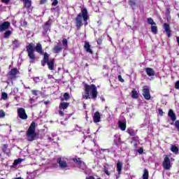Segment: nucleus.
I'll return each instance as SVG.
<instances>
[{
	"label": "nucleus",
	"instance_id": "f257e3e1",
	"mask_svg": "<svg viewBox=\"0 0 179 179\" xmlns=\"http://www.w3.org/2000/svg\"><path fill=\"white\" fill-rule=\"evenodd\" d=\"M87 20H89V12L87 8H84L81 9V12L78 13L75 18L76 27L77 30H80L82 26H83V22L85 25L87 24Z\"/></svg>",
	"mask_w": 179,
	"mask_h": 179
},
{
	"label": "nucleus",
	"instance_id": "f03ea898",
	"mask_svg": "<svg viewBox=\"0 0 179 179\" xmlns=\"http://www.w3.org/2000/svg\"><path fill=\"white\" fill-rule=\"evenodd\" d=\"M26 49L28 57L31 61H34L36 59V54H34V51H36L40 55H43V45L40 43H36V47L34 46V43H29V45H27Z\"/></svg>",
	"mask_w": 179,
	"mask_h": 179
},
{
	"label": "nucleus",
	"instance_id": "7ed1b4c3",
	"mask_svg": "<svg viewBox=\"0 0 179 179\" xmlns=\"http://www.w3.org/2000/svg\"><path fill=\"white\" fill-rule=\"evenodd\" d=\"M90 92L92 94V100H96V99H97V95L99 94L96 85L92 84L89 85L87 83H84V95L83 97L85 100H89V99H91Z\"/></svg>",
	"mask_w": 179,
	"mask_h": 179
},
{
	"label": "nucleus",
	"instance_id": "20e7f679",
	"mask_svg": "<svg viewBox=\"0 0 179 179\" xmlns=\"http://www.w3.org/2000/svg\"><path fill=\"white\" fill-rule=\"evenodd\" d=\"M26 136L28 142H33L37 137V133L36 132V122H32L26 132Z\"/></svg>",
	"mask_w": 179,
	"mask_h": 179
},
{
	"label": "nucleus",
	"instance_id": "39448f33",
	"mask_svg": "<svg viewBox=\"0 0 179 179\" xmlns=\"http://www.w3.org/2000/svg\"><path fill=\"white\" fill-rule=\"evenodd\" d=\"M55 64V59L52 58L50 59V54L47 52L43 53V59L41 61V66H44L45 65H48V69L50 71H54V64Z\"/></svg>",
	"mask_w": 179,
	"mask_h": 179
},
{
	"label": "nucleus",
	"instance_id": "423d86ee",
	"mask_svg": "<svg viewBox=\"0 0 179 179\" xmlns=\"http://www.w3.org/2000/svg\"><path fill=\"white\" fill-rule=\"evenodd\" d=\"M168 116L171 118V121H173V122H174V121H175L174 126L179 132V120H176L177 116L176 115V113H174V111L172 109H170L169 110Z\"/></svg>",
	"mask_w": 179,
	"mask_h": 179
},
{
	"label": "nucleus",
	"instance_id": "0eeeda50",
	"mask_svg": "<svg viewBox=\"0 0 179 179\" xmlns=\"http://www.w3.org/2000/svg\"><path fill=\"white\" fill-rule=\"evenodd\" d=\"M70 103L69 102H65V101H61L59 106V115L60 117H64L65 115V113H64V111L69 107Z\"/></svg>",
	"mask_w": 179,
	"mask_h": 179
},
{
	"label": "nucleus",
	"instance_id": "6e6552de",
	"mask_svg": "<svg viewBox=\"0 0 179 179\" xmlns=\"http://www.w3.org/2000/svg\"><path fill=\"white\" fill-rule=\"evenodd\" d=\"M20 73V71L17 69V68L11 69V70L7 74V76L10 80H13V79H16L17 78V75Z\"/></svg>",
	"mask_w": 179,
	"mask_h": 179
},
{
	"label": "nucleus",
	"instance_id": "1a4fd4ad",
	"mask_svg": "<svg viewBox=\"0 0 179 179\" xmlns=\"http://www.w3.org/2000/svg\"><path fill=\"white\" fill-rule=\"evenodd\" d=\"M17 113L20 120H27L28 116H27V113H26V110L24 108H17Z\"/></svg>",
	"mask_w": 179,
	"mask_h": 179
},
{
	"label": "nucleus",
	"instance_id": "9d476101",
	"mask_svg": "<svg viewBox=\"0 0 179 179\" xmlns=\"http://www.w3.org/2000/svg\"><path fill=\"white\" fill-rule=\"evenodd\" d=\"M43 28V34H47L49 32L51 31V20H48L46 22L44 23L43 25H42Z\"/></svg>",
	"mask_w": 179,
	"mask_h": 179
},
{
	"label": "nucleus",
	"instance_id": "9b49d317",
	"mask_svg": "<svg viewBox=\"0 0 179 179\" xmlns=\"http://www.w3.org/2000/svg\"><path fill=\"white\" fill-rule=\"evenodd\" d=\"M162 166L164 170H170V169H171V162L170 161V157H169L168 156H166L164 158Z\"/></svg>",
	"mask_w": 179,
	"mask_h": 179
},
{
	"label": "nucleus",
	"instance_id": "f8f14e48",
	"mask_svg": "<svg viewBox=\"0 0 179 179\" xmlns=\"http://www.w3.org/2000/svg\"><path fill=\"white\" fill-rule=\"evenodd\" d=\"M143 96L145 100H150V90H149V87L148 85H145L143 87Z\"/></svg>",
	"mask_w": 179,
	"mask_h": 179
},
{
	"label": "nucleus",
	"instance_id": "ddd939ff",
	"mask_svg": "<svg viewBox=\"0 0 179 179\" xmlns=\"http://www.w3.org/2000/svg\"><path fill=\"white\" fill-rule=\"evenodd\" d=\"M9 27H10V22L8 21L3 22L1 24H0V33L8 30Z\"/></svg>",
	"mask_w": 179,
	"mask_h": 179
},
{
	"label": "nucleus",
	"instance_id": "4468645a",
	"mask_svg": "<svg viewBox=\"0 0 179 179\" xmlns=\"http://www.w3.org/2000/svg\"><path fill=\"white\" fill-rule=\"evenodd\" d=\"M57 162L60 169H66V167H68V163H66V161L62 160V158H58Z\"/></svg>",
	"mask_w": 179,
	"mask_h": 179
},
{
	"label": "nucleus",
	"instance_id": "2eb2a0df",
	"mask_svg": "<svg viewBox=\"0 0 179 179\" xmlns=\"http://www.w3.org/2000/svg\"><path fill=\"white\" fill-rule=\"evenodd\" d=\"M64 50V48H62V44L61 43H58L53 48V52L55 54H59V52H62V50Z\"/></svg>",
	"mask_w": 179,
	"mask_h": 179
},
{
	"label": "nucleus",
	"instance_id": "dca6fc26",
	"mask_svg": "<svg viewBox=\"0 0 179 179\" xmlns=\"http://www.w3.org/2000/svg\"><path fill=\"white\" fill-rule=\"evenodd\" d=\"M101 120V115H100V112L96 111L94 113L93 116V121L95 124H97V122H100Z\"/></svg>",
	"mask_w": 179,
	"mask_h": 179
},
{
	"label": "nucleus",
	"instance_id": "f3484780",
	"mask_svg": "<svg viewBox=\"0 0 179 179\" xmlns=\"http://www.w3.org/2000/svg\"><path fill=\"white\" fill-rule=\"evenodd\" d=\"M164 29L169 38L171 37V29H170V24L167 23L164 24Z\"/></svg>",
	"mask_w": 179,
	"mask_h": 179
},
{
	"label": "nucleus",
	"instance_id": "a211bd4d",
	"mask_svg": "<svg viewBox=\"0 0 179 179\" xmlns=\"http://www.w3.org/2000/svg\"><path fill=\"white\" fill-rule=\"evenodd\" d=\"M84 48L86 52H89V54H91L92 55L93 50H92V45H90V43H89V42H85Z\"/></svg>",
	"mask_w": 179,
	"mask_h": 179
},
{
	"label": "nucleus",
	"instance_id": "6ab92c4d",
	"mask_svg": "<svg viewBox=\"0 0 179 179\" xmlns=\"http://www.w3.org/2000/svg\"><path fill=\"white\" fill-rule=\"evenodd\" d=\"M72 160H73V162H74V163H76V165L78 166L79 169H80V167H82V164H85V162L82 161L80 157L73 158Z\"/></svg>",
	"mask_w": 179,
	"mask_h": 179
},
{
	"label": "nucleus",
	"instance_id": "aec40b11",
	"mask_svg": "<svg viewBox=\"0 0 179 179\" xmlns=\"http://www.w3.org/2000/svg\"><path fill=\"white\" fill-rule=\"evenodd\" d=\"M145 72L148 76H155L156 75V72H155V70L150 67H148L145 69Z\"/></svg>",
	"mask_w": 179,
	"mask_h": 179
},
{
	"label": "nucleus",
	"instance_id": "412c9836",
	"mask_svg": "<svg viewBox=\"0 0 179 179\" xmlns=\"http://www.w3.org/2000/svg\"><path fill=\"white\" fill-rule=\"evenodd\" d=\"M116 169L118 176H121V173H122V162H117Z\"/></svg>",
	"mask_w": 179,
	"mask_h": 179
},
{
	"label": "nucleus",
	"instance_id": "4be33fe9",
	"mask_svg": "<svg viewBox=\"0 0 179 179\" xmlns=\"http://www.w3.org/2000/svg\"><path fill=\"white\" fill-rule=\"evenodd\" d=\"M12 46L13 50H16V48H19L20 47V43H19V40L15 39L12 42Z\"/></svg>",
	"mask_w": 179,
	"mask_h": 179
},
{
	"label": "nucleus",
	"instance_id": "5701e85b",
	"mask_svg": "<svg viewBox=\"0 0 179 179\" xmlns=\"http://www.w3.org/2000/svg\"><path fill=\"white\" fill-rule=\"evenodd\" d=\"M69 99H71V96L69 95V93L68 92H65L63 94V97L61 98V101H68V100H69Z\"/></svg>",
	"mask_w": 179,
	"mask_h": 179
},
{
	"label": "nucleus",
	"instance_id": "b1692460",
	"mask_svg": "<svg viewBox=\"0 0 179 179\" xmlns=\"http://www.w3.org/2000/svg\"><path fill=\"white\" fill-rule=\"evenodd\" d=\"M127 132L130 136H135L136 135V131L132 128H128Z\"/></svg>",
	"mask_w": 179,
	"mask_h": 179
},
{
	"label": "nucleus",
	"instance_id": "393cba45",
	"mask_svg": "<svg viewBox=\"0 0 179 179\" xmlns=\"http://www.w3.org/2000/svg\"><path fill=\"white\" fill-rule=\"evenodd\" d=\"M119 128L121 129V131H125V129H127V123L120 121Z\"/></svg>",
	"mask_w": 179,
	"mask_h": 179
},
{
	"label": "nucleus",
	"instance_id": "a878e982",
	"mask_svg": "<svg viewBox=\"0 0 179 179\" xmlns=\"http://www.w3.org/2000/svg\"><path fill=\"white\" fill-rule=\"evenodd\" d=\"M131 97L132 99H139V94L135 89L131 91Z\"/></svg>",
	"mask_w": 179,
	"mask_h": 179
},
{
	"label": "nucleus",
	"instance_id": "bb28decb",
	"mask_svg": "<svg viewBox=\"0 0 179 179\" xmlns=\"http://www.w3.org/2000/svg\"><path fill=\"white\" fill-rule=\"evenodd\" d=\"M25 8L29 9L31 6V1L30 0H22Z\"/></svg>",
	"mask_w": 179,
	"mask_h": 179
},
{
	"label": "nucleus",
	"instance_id": "cd10ccee",
	"mask_svg": "<svg viewBox=\"0 0 179 179\" xmlns=\"http://www.w3.org/2000/svg\"><path fill=\"white\" fill-rule=\"evenodd\" d=\"M143 179H149V171L147 169L143 170Z\"/></svg>",
	"mask_w": 179,
	"mask_h": 179
},
{
	"label": "nucleus",
	"instance_id": "c85d7f7f",
	"mask_svg": "<svg viewBox=\"0 0 179 179\" xmlns=\"http://www.w3.org/2000/svg\"><path fill=\"white\" fill-rule=\"evenodd\" d=\"M10 36H12V31L10 30L6 31L3 35V38H9Z\"/></svg>",
	"mask_w": 179,
	"mask_h": 179
},
{
	"label": "nucleus",
	"instance_id": "c756f323",
	"mask_svg": "<svg viewBox=\"0 0 179 179\" xmlns=\"http://www.w3.org/2000/svg\"><path fill=\"white\" fill-rule=\"evenodd\" d=\"M147 23H148V24H150L151 26H156V22L153 21V18L152 17L147 18Z\"/></svg>",
	"mask_w": 179,
	"mask_h": 179
},
{
	"label": "nucleus",
	"instance_id": "7c9ffc66",
	"mask_svg": "<svg viewBox=\"0 0 179 179\" xmlns=\"http://www.w3.org/2000/svg\"><path fill=\"white\" fill-rule=\"evenodd\" d=\"M171 152H173V153H175V155H177V153H178V147L173 145L171 147Z\"/></svg>",
	"mask_w": 179,
	"mask_h": 179
},
{
	"label": "nucleus",
	"instance_id": "2f4dec72",
	"mask_svg": "<svg viewBox=\"0 0 179 179\" xmlns=\"http://www.w3.org/2000/svg\"><path fill=\"white\" fill-rule=\"evenodd\" d=\"M22 162H23V159H22V158H18L17 159H15L14 162L13 164V166H17V164H20V163H22Z\"/></svg>",
	"mask_w": 179,
	"mask_h": 179
},
{
	"label": "nucleus",
	"instance_id": "473e14b6",
	"mask_svg": "<svg viewBox=\"0 0 179 179\" xmlns=\"http://www.w3.org/2000/svg\"><path fill=\"white\" fill-rule=\"evenodd\" d=\"M108 170H110L108 165H107V166H104L103 172L105 173V174H106V176H111V173L108 171Z\"/></svg>",
	"mask_w": 179,
	"mask_h": 179
},
{
	"label": "nucleus",
	"instance_id": "72a5a7b5",
	"mask_svg": "<svg viewBox=\"0 0 179 179\" xmlns=\"http://www.w3.org/2000/svg\"><path fill=\"white\" fill-rule=\"evenodd\" d=\"M151 31L154 34H157V26H156V25H151Z\"/></svg>",
	"mask_w": 179,
	"mask_h": 179
},
{
	"label": "nucleus",
	"instance_id": "f704fd0d",
	"mask_svg": "<svg viewBox=\"0 0 179 179\" xmlns=\"http://www.w3.org/2000/svg\"><path fill=\"white\" fill-rule=\"evenodd\" d=\"M129 5L132 7L136 6V0H129Z\"/></svg>",
	"mask_w": 179,
	"mask_h": 179
},
{
	"label": "nucleus",
	"instance_id": "c9c22d12",
	"mask_svg": "<svg viewBox=\"0 0 179 179\" xmlns=\"http://www.w3.org/2000/svg\"><path fill=\"white\" fill-rule=\"evenodd\" d=\"M96 43L99 45H101V44H103V36H99L97 40Z\"/></svg>",
	"mask_w": 179,
	"mask_h": 179
},
{
	"label": "nucleus",
	"instance_id": "e433bc0d",
	"mask_svg": "<svg viewBox=\"0 0 179 179\" xmlns=\"http://www.w3.org/2000/svg\"><path fill=\"white\" fill-rule=\"evenodd\" d=\"M1 99H3V100H6V99H8V94L6 92H3L1 94Z\"/></svg>",
	"mask_w": 179,
	"mask_h": 179
},
{
	"label": "nucleus",
	"instance_id": "4c0bfd02",
	"mask_svg": "<svg viewBox=\"0 0 179 179\" xmlns=\"http://www.w3.org/2000/svg\"><path fill=\"white\" fill-rule=\"evenodd\" d=\"M62 44L64 47H68V40L66 38H63Z\"/></svg>",
	"mask_w": 179,
	"mask_h": 179
},
{
	"label": "nucleus",
	"instance_id": "58836bf2",
	"mask_svg": "<svg viewBox=\"0 0 179 179\" xmlns=\"http://www.w3.org/2000/svg\"><path fill=\"white\" fill-rule=\"evenodd\" d=\"M6 150H8V145L4 144L2 148V151L6 153Z\"/></svg>",
	"mask_w": 179,
	"mask_h": 179
},
{
	"label": "nucleus",
	"instance_id": "ea45409f",
	"mask_svg": "<svg viewBox=\"0 0 179 179\" xmlns=\"http://www.w3.org/2000/svg\"><path fill=\"white\" fill-rule=\"evenodd\" d=\"M5 117V111L3 110H0V118H3Z\"/></svg>",
	"mask_w": 179,
	"mask_h": 179
},
{
	"label": "nucleus",
	"instance_id": "a19ab883",
	"mask_svg": "<svg viewBox=\"0 0 179 179\" xmlns=\"http://www.w3.org/2000/svg\"><path fill=\"white\" fill-rule=\"evenodd\" d=\"M52 6H57L58 5V0H52Z\"/></svg>",
	"mask_w": 179,
	"mask_h": 179
},
{
	"label": "nucleus",
	"instance_id": "79ce46f5",
	"mask_svg": "<svg viewBox=\"0 0 179 179\" xmlns=\"http://www.w3.org/2000/svg\"><path fill=\"white\" fill-rule=\"evenodd\" d=\"M158 113H159V115H161V116H163L164 114V112H163V109H162V108L158 109Z\"/></svg>",
	"mask_w": 179,
	"mask_h": 179
},
{
	"label": "nucleus",
	"instance_id": "37998d69",
	"mask_svg": "<svg viewBox=\"0 0 179 179\" xmlns=\"http://www.w3.org/2000/svg\"><path fill=\"white\" fill-rule=\"evenodd\" d=\"M117 78H118V80H119L120 82H122V83H124V78H122V76L121 75H119V76H117Z\"/></svg>",
	"mask_w": 179,
	"mask_h": 179
},
{
	"label": "nucleus",
	"instance_id": "c03bdc74",
	"mask_svg": "<svg viewBox=\"0 0 179 179\" xmlns=\"http://www.w3.org/2000/svg\"><path fill=\"white\" fill-rule=\"evenodd\" d=\"M138 139H139L138 136H134L131 138L132 142H136V141H138Z\"/></svg>",
	"mask_w": 179,
	"mask_h": 179
},
{
	"label": "nucleus",
	"instance_id": "a18cd8bd",
	"mask_svg": "<svg viewBox=\"0 0 179 179\" xmlns=\"http://www.w3.org/2000/svg\"><path fill=\"white\" fill-rule=\"evenodd\" d=\"M48 0H40L39 5H44V3H47Z\"/></svg>",
	"mask_w": 179,
	"mask_h": 179
},
{
	"label": "nucleus",
	"instance_id": "49530a36",
	"mask_svg": "<svg viewBox=\"0 0 179 179\" xmlns=\"http://www.w3.org/2000/svg\"><path fill=\"white\" fill-rule=\"evenodd\" d=\"M138 152L139 153V155H142V153H143V148H140L138 150Z\"/></svg>",
	"mask_w": 179,
	"mask_h": 179
},
{
	"label": "nucleus",
	"instance_id": "de8ad7c7",
	"mask_svg": "<svg viewBox=\"0 0 179 179\" xmlns=\"http://www.w3.org/2000/svg\"><path fill=\"white\" fill-rule=\"evenodd\" d=\"M176 89H179V80H178L175 84Z\"/></svg>",
	"mask_w": 179,
	"mask_h": 179
},
{
	"label": "nucleus",
	"instance_id": "09e8293b",
	"mask_svg": "<svg viewBox=\"0 0 179 179\" xmlns=\"http://www.w3.org/2000/svg\"><path fill=\"white\" fill-rule=\"evenodd\" d=\"M31 93H32V94H34V96H37V91L36 90H32Z\"/></svg>",
	"mask_w": 179,
	"mask_h": 179
},
{
	"label": "nucleus",
	"instance_id": "8fccbe9b",
	"mask_svg": "<svg viewBox=\"0 0 179 179\" xmlns=\"http://www.w3.org/2000/svg\"><path fill=\"white\" fill-rule=\"evenodd\" d=\"M1 1L3 2V3H9V2H10V0H1Z\"/></svg>",
	"mask_w": 179,
	"mask_h": 179
},
{
	"label": "nucleus",
	"instance_id": "3c124183",
	"mask_svg": "<svg viewBox=\"0 0 179 179\" xmlns=\"http://www.w3.org/2000/svg\"><path fill=\"white\" fill-rule=\"evenodd\" d=\"M22 24H23V26H24V27H26L27 26V21H26V20H24Z\"/></svg>",
	"mask_w": 179,
	"mask_h": 179
},
{
	"label": "nucleus",
	"instance_id": "603ef678",
	"mask_svg": "<svg viewBox=\"0 0 179 179\" xmlns=\"http://www.w3.org/2000/svg\"><path fill=\"white\" fill-rule=\"evenodd\" d=\"M86 179H94V176H90L87 177Z\"/></svg>",
	"mask_w": 179,
	"mask_h": 179
},
{
	"label": "nucleus",
	"instance_id": "864d4df0",
	"mask_svg": "<svg viewBox=\"0 0 179 179\" xmlns=\"http://www.w3.org/2000/svg\"><path fill=\"white\" fill-rule=\"evenodd\" d=\"M48 79H54V76H52V75H49Z\"/></svg>",
	"mask_w": 179,
	"mask_h": 179
},
{
	"label": "nucleus",
	"instance_id": "5fc2aeb1",
	"mask_svg": "<svg viewBox=\"0 0 179 179\" xmlns=\"http://www.w3.org/2000/svg\"><path fill=\"white\" fill-rule=\"evenodd\" d=\"M85 66H89V64L86 63Z\"/></svg>",
	"mask_w": 179,
	"mask_h": 179
},
{
	"label": "nucleus",
	"instance_id": "6e6d98bb",
	"mask_svg": "<svg viewBox=\"0 0 179 179\" xmlns=\"http://www.w3.org/2000/svg\"><path fill=\"white\" fill-rule=\"evenodd\" d=\"M25 89H30V87H25Z\"/></svg>",
	"mask_w": 179,
	"mask_h": 179
},
{
	"label": "nucleus",
	"instance_id": "4d7b16f0",
	"mask_svg": "<svg viewBox=\"0 0 179 179\" xmlns=\"http://www.w3.org/2000/svg\"><path fill=\"white\" fill-rule=\"evenodd\" d=\"M134 146H135V148H136V146H138V144L136 143V144L134 145Z\"/></svg>",
	"mask_w": 179,
	"mask_h": 179
},
{
	"label": "nucleus",
	"instance_id": "13d9d810",
	"mask_svg": "<svg viewBox=\"0 0 179 179\" xmlns=\"http://www.w3.org/2000/svg\"><path fill=\"white\" fill-rule=\"evenodd\" d=\"M116 178H117V179L120 178V176H116Z\"/></svg>",
	"mask_w": 179,
	"mask_h": 179
},
{
	"label": "nucleus",
	"instance_id": "bf43d9fd",
	"mask_svg": "<svg viewBox=\"0 0 179 179\" xmlns=\"http://www.w3.org/2000/svg\"><path fill=\"white\" fill-rule=\"evenodd\" d=\"M45 104H48V103H47V102H45Z\"/></svg>",
	"mask_w": 179,
	"mask_h": 179
},
{
	"label": "nucleus",
	"instance_id": "052dcab7",
	"mask_svg": "<svg viewBox=\"0 0 179 179\" xmlns=\"http://www.w3.org/2000/svg\"><path fill=\"white\" fill-rule=\"evenodd\" d=\"M71 115H72V114H70V115H69V117H71Z\"/></svg>",
	"mask_w": 179,
	"mask_h": 179
},
{
	"label": "nucleus",
	"instance_id": "680f3d73",
	"mask_svg": "<svg viewBox=\"0 0 179 179\" xmlns=\"http://www.w3.org/2000/svg\"><path fill=\"white\" fill-rule=\"evenodd\" d=\"M53 9H55V8H52V10Z\"/></svg>",
	"mask_w": 179,
	"mask_h": 179
}]
</instances>
